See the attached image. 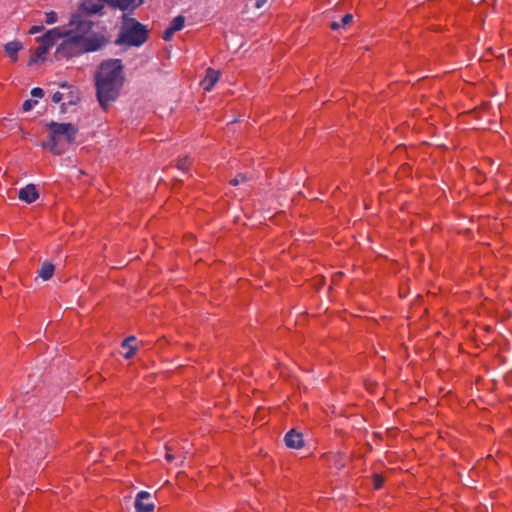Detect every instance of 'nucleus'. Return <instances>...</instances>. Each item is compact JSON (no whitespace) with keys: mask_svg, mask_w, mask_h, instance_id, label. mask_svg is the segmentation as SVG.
<instances>
[{"mask_svg":"<svg viewBox=\"0 0 512 512\" xmlns=\"http://www.w3.org/2000/svg\"><path fill=\"white\" fill-rule=\"evenodd\" d=\"M96 97L102 109L117 100L125 83L124 65L120 59L102 61L94 74Z\"/></svg>","mask_w":512,"mask_h":512,"instance_id":"nucleus-1","label":"nucleus"},{"mask_svg":"<svg viewBox=\"0 0 512 512\" xmlns=\"http://www.w3.org/2000/svg\"><path fill=\"white\" fill-rule=\"evenodd\" d=\"M49 139L42 144L43 148L49 149L55 155H61L69 145L75 142L78 134V127L72 123L49 122L47 125Z\"/></svg>","mask_w":512,"mask_h":512,"instance_id":"nucleus-2","label":"nucleus"},{"mask_svg":"<svg viewBox=\"0 0 512 512\" xmlns=\"http://www.w3.org/2000/svg\"><path fill=\"white\" fill-rule=\"evenodd\" d=\"M66 39L57 47L54 57L56 60L69 59L86 52H93L103 47L101 40H84L81 37L63 35Z\"/></svg>","mask_w":512,"mask_h":512,"instance_id":"nucleus-3","label":"nucleus"},{"mask_svg":"<svg viewBox=\"0 0 512 512\" xmlns=\"http://www.w3.org/2000/svg\"><path fill=\"white\" fill-rule=\"evenodd\" d=\"M94 23L88 20L82 13H75L71 16L68 30L64 31L65 35L81 37L84 40H101L105 44L104 38L91 36L90 32Z\"/></svg>","mask_w":512,"mask_h":512,"instance_id":"nucleus-4","label":"nucleus"},{"mask_svg":"<svg viewBox=\"0 0 512 512\" xmlns=\"http://www.w3.org/2000/svg\"><path fill=\"white\" fill-rule=\"evenodd\" d=\"M148 35L149 30L145 25L130 18V46H141L147 41Z\"/></svg>","mask_w":512,"mask_h":512,"instance_id":"nucleus-5","label":"nucleus"},{"mask_svg":"<svg viewBox=\"0 0 512 512\" xmlns=\"http://www.w3.org/2000/svg\"><path fill=\"white\" fill-rule=\"evenodd\" d=\"M136 512H153L155 504L152 501V495L147 491H140L134 501Z\"/></svg>","mask_w":512,"mask_h":512,"instance_id":"nucleus-6","label":"nucleus"},{"mask_svg":"<svg viewBox=\"0 0 512 512\" xmlns=\"http://www.w3.org/2000/svg\"><path fill=\"white\" fill-rule=\"evenodd\" d=\"M64 32H61L59 28H54L47 31L44 35L38 37L36 40L40 42L39 47H46V51L57 42L58 39L63 37Z\"/></svg>","mask_w":512,"mask_h":512,"instance_id":"nucleus-7","label":"nucleus"},{"mask_svg":"<svg viewBox=\"0 0 512 512\" xmlns=\"http://www.w3.org/2000/svg\"><path fill=\"white\" fill-rule=\"evenodd\" d=\"M220 77V72L218 70H214L212 68H208L206 70L205 77L201 81L200 85L204 91H211L215 84L218 82Z\"/></svg>","mask_w":512,"mask_h":512,"instance_id":"nucleus-8","label":"nucleus"},{"mask_svg":"<svg viewBox=\"0 0 512 512\" xmlns=\"http://www.w3.org/2000/svg\"><path fill=\"white\" fill-rule=\"evenodd\" d=\"M284 442L287 447L292 449H300L304 446V440L301 433L295 429H291L284 437Z\"/></svg>","mask_w":512,"mask_h":512,"instance_id":"nucleus-9","label":"nucleus"},{"mask_svg":"<svg viewBox=\"0 0 512 512\" xmlns=\"http://www.w3.org/2000/svg\"><path fill=\"white\" fill-rule=\"evenodd\" d=\"M18 197L20 200L30 204L38 199L39 194L34 184H28L26 187L20 189Z\"/></svg>","mask_w":512,"mask_h":512,"instance_id":"nucleus-10","label":"nucleus"},{"mask_svg":"<svg viewBox=\"0 0 512 512\" xmlns=\"http://www.w3.org/2000/svg\"><path fill=\"white\" fill-rule=\"evenodd\" d=\"M23 48V45L21 42L14 40L11 42H8L4 46V51L6 55L12 60L16 61L18 59L17 53Z\"/></svg>","mask_w":512,"mask_h":512,"instance_id":"nucleus-11","label":"nucleus"},{"mask_svg":"<svg viewBox=\"0 0 512 512\" xmlns=\"http://www.w3.org/2000/svg\"><path fill=\"white\" fill-rule=\"evenodd\" d=\"M103 5L99 2H94L93 0H83L81 4V12L86 13L87 15L97 14Z\"/></svg>","mask_w":512,"mask_h":512,"instance_id":"nucleus-12","label":"nucleus"},{"mask_svg":"<svg viewBox=\"0 0 512 512\" xmlns=\"http://www.w3.org/2000/svg\"><path fill=\"white\" fill-rule=\"evenodd\" d=\"M55 266L50 262H44L42 264L41 269L38 272V276L42 278L44 281H47L52 278L54 274Z\"/></svg>","mask_w":512,"mask_h":512,"instance_id":"nucleus-13","label":"nucleus"},{"mask_svg":"<svg viewBox=\"0 0 512 512\" xmlns=\"http://www.w3.org/2000/svg\"><path fill=\"white\" fill-rule=\"evenodd\" d=\"M64 97L67 99L68 105H77L81 100L80 92L75 87L70 89Z\"/></svg>","mask_w":512,"mask_h":512,"instance_id":"nucleus-14","label":"nucleus"},{"mask_svg":"<svg viewBox=\"0 0 512 512\" xmlns=\"http://www.w3.org/2000/svg\"><path fill=\"white\" fill-rule=\"evenodd\" d=\"M46 53V47H38L35 53L29 59L28 65L31 66L35 64L38 60L44 61Z\"/></svg>","mask_w":512,"mask_h":512,"instance_id":"nucleus-15","label":"nucleus"},{"mask_svg":"<svg viewBox=\"0 0 512 512\" xmlns=\"http://www.w3.org/2000/svg\"><path fill=\"white\" fill-rule=\"evenodd\" d=\"M353 20V16L351 14H345L341 20L338 22V21H334L331 23L330 27L331 29L333 30H338L340 29L341 27H345L346 25H348L349 23H351Z\"/></svg>","mask_w":512,"mask_h":512,"instance_id":"nucleus-16","label":"nucleus"},{"mask_svg":"<svg viewBox=\"0 0 512 512\" xmlns=\"http://www.w3.org/2000/svg\"><path fill=\"white\" fill-rule=\"evenodd\" d=\"M185 25V17L182 15L176 16L172 19L169 27L176 33L183 29Z\"/></svg>","mask_w":512,"mask_h":512,"instance_id":"nucleus-17","label":"nucleus"},{"mask_svg":"<svg viewBox=\"0 0 512 512\" xmlns=\"http://www.w3.org/2000/svg\"><path fill=\"white\" fill-rule=\"evenodd\" d=\"M192 164V160L189 157L180 158L177 161V168L182 172H187Z\"/></svg>","mask_w":512,"mask_h":512,"instance_id":"nucleus-18","label":"nucleus"},{"mask_svg":"<svg viewBox=\"0 0 512 512\" xmlns=\"http://www.w3.org/2000/svg\"><path fill=\"white\" fill-rule=\"evenodd\" d=\"M383 483H384V479L381 475L379 474H375L374 475V478H373V485H374V488L375 489H380L382 488L383 486Z\"/></svg>","mask_w":512,"mask_h":512,"instance_id":"nucleus-19","label":"nucleus"},{"mask_svg":"<svg viewBox=\"0 0 512 512\" xmlns=\"http://www.w3.org/2000/svg\"><path fill=\"white\" fill-rule=\"evenodd\" d=\"M37 103H38V101H37V100L28 99V100H26V101L23 103V105H22V109H23V111L28 112V111H30V110L32 109V107H33L34 105H36Z\"/></svg>","mask_w":512,"mask_h":512,"instance_id":"nucleus-20","label":"nucleus"},{"mask_svg":"<svg viewBox=\"0 0 512 512\" xmlns=\"http://www.w3.org/2000/svg\"><path fill=\"white\" fill-rule=\"evenodd\" d=\"M45 22L47 24H54L57 21V14L54 11L47 12Z\"/></svg>","mask_w":512,"mask_h":512,"instance_id":"nucleus-21","label":"nucleus"},{"mask_svg":"<svg viewBox=\"0 0 512 512\" xmlns=\"http://www.w3.org/2000/svg\"><path fill=\"white\" fill-rule=\"evenodd\" d=\"M246 181V177L242 174H239L237 175L236 177H234L233 179L230 180V184L233 185V186H237L239 185L240 183H243Z\"/></svg>","mask_w":512,"mask_h":512,"instance_id":"nucleus-22","label":"nucleus"},{"mask_svg":"<svg viewBox=\"0 0 512 512\" xmlns=\"http://www.w3.org/2000/svg\"><path fill=\"white\" fill-rule=\"evenodd\" d=\"M175 34V32L168 26L164 32H163V35H162V38L165 40V41H170L172 38H173V35Z\"/></svg>","mask_w":512,"mask_h":512,"instance_id":"nucleus-23","label":"nucleus"},{"mask_svg":"<svg viewBox=\"0 0 512 512\" xmlns=\"http://www.w3.org/2000/svg\"><path fill=\"white\" fill-rule=\"evenodd\" d=\"M31 95L36 98H42L44 96L43 89L36 87L31 90Z\"/></svg>","mask_w":512,"mask_h":512,"instance_id":"nucleus-24","label":"nucleus"},{"mask_svg":"<svg viewBox=\"0 0 512 512\" xmlns=\"http://www.w3.org/2000/svg\"><path fill=\"white\" fill-rule=\"evenodd\" d=\"M166 454H165V459L168 461V462H172L174 459H175V455L171 453V451L173 450L171 447L167 446L166 445Z\"/></svg>","mask_w":512,"mask_h":512,"instance_id":"nucleus-25","label":"nucleus"},{"mask_svg":"<svg viewBox=\"0 0 512 512\" xmlns=\"http://www.w3.org/2000/svg\"><path fill=\"white\" fill-rule=\"evenodd\" d=\"M144 0H130V12L142 5Z\"/></svg>","mask_w":512,"mask_h":512,"instance_id":"nucleus-26","label":"nucleus"},{"mask_svg":"<svg viewBox=\"0 0 512 512\" xmlns=\"http://www.w3.org/2000/svg\"><path fill=\"white\" fill-rule=\"evenodd\" d=\"M64 98V94L60 93V92H55L52 96V101L54 103H59L61 102V100Z\"/></svg>","mask_w":512,"mask_h":512,"instance_id":"nucleus-27","label":"nucleus"},{"mask_svg":"<svg viewBox=\"0 0 512 512\" xmlns=\"http://www.w3.org/2000/svg\"><path fill=\"white\" fill-rule=\"evenodd\" d=\"M43 30H44L43 25H35V26L31 27L29 33L36 34V33L42 32Z\"/></svg>","mask_w":512,"mask_h":512,"instance_id":"nucleus-28","label":"nucleus"},{"mask_svg":"<svg viewBox=\"0 0 512 512\" xmlns=\"http://www.w3.org/2000/svg\"><path fill=\"white\" fill-rule=\"evenodd\" d=\"M335 465L337 466V468H342L345 466V462L343 461L341 456L337 457V459L335 460Z\"/></svg>","mask_w":512,"mask_h":512,"instance_id":"nucleus-29","label":"nucleus"},{"mask_svg":"<svg viewBox=\"0 0 512 512\" xmlns=\"http://www.w3.org/2000/svg\"><path fill=\"white\" fill-rule=\"evenodd\" d=\"M267 1L268 0H255V7L260 9L267 3Z\"/></svg>","mask_w":512,"mask_h":512,"instance_id":"nucleus-30","label":"nucleus"},{"mask_svg":"<svg viewBox=\"0 0 512 512\" xmlns=\"http://www.w3.org/2000/svg\"><path fill=\"white\" fill-rule=\"evenodd\" d=\"M59 86H60L61 88H65V89H68V90H70V89H72V88H73V86H72V85H70V84H68L67 82H62V83H60V84H59Z\"/></svg>","mask_w":512,"mask_h":512,"instance_id":"nucleus-31","label":"nucleus"},{"mask_svg":"<svg viewBox=\"0 0 512 512\" xmlns=\"http://www.w3.org/2000/svg\"><path fill=\"white\" fill-rule=\"evenodd\" d=\"M67 106H68L67 102L66 103H62L61 106H60V112L61 113H66Z\"/></svg>","mask_w":512,"mask_h":512,"instance_id":"nucleus-32","label":"nucleus"},{"mask_svg":"<svg viewBox=\"0 0 512 512\" xmlns=\"http://www.w3.org/2000/svg\"><path fill=\"white\" fill-rule=\"evenodd\" d=\"M121 346H122L123 348H128V337H126V338H124V339L122 340Z\"/></svg>","mask_w":512,"mask_h":512,"instance_id":"nucleus-33","label":"nucleus"},{"mask_svg":"<svg viewBox=\"0 0 512 512\" xmlns=\"http://www.w3.org/2000/svg\"><path fill=\"white\" fill-rule=\"evenodd\" d=\"M136 347H133L131 344H130V350H129V353H132V352H136Z\"/></svg>","mask_w":512,"mask_h":512,"instance_id":"nucleus-34","label":"nucleus"},{"mask_svg":"<svg viewBox=\"0 0 512 512\" xmlns=\"http://www.w3.org/2000/svg\"><path fill=\"white\" fill-rule=\"evenodd\" d=\"M185 455H181V461H180V464L182 465L184 463V459H185Z\"/></svg>","mask_w":512,"mask_h":512,"instance_id":"nucleus-35","label":"nucleus"},{"mask_svg":"<svg viewBox=\"0 0 512 512\" xmlns=\"http://www.w3.org/2000/svg\"><path fill=\"white\" fill-rule=\"evenodd\" d=\"M129 340H130V343L134 340V337L133 336H130L129 337Z\"/></svg>","mask_w":512,"mask_h":512,"instance_id":"nucleus-36","label":"nucleus"},{"mask_svg":"<svg viewBox=\"0 0 512 512\" xmlns=\"http://www.w3.org/2000/svg\"><path fill=\"white\" fill-rule=\"evenodd\" d=\"M60 348L57 346V347H54L53 350H56L58 351Z\"/></svg>","mask_w":512,"mask_h":512,"instance_id":"nucleus-37","label":"nucleus"}]
</instances>
